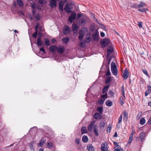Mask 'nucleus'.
Returning <instances> with one entry per match:
<instances>
[{"instance_id":"obj_24","label":"nucleus","mask_w":151,"mask_h":151,"mask_svg":"<svg viewBox=\"0 0 151 151\" xmlns=\"http://www.w3.org/2000/svg\"><path fill=\"white\" fill-rule=\"evenodd\" d=\"M123 149L121 148L120 146L118 147V146H116L114 147V151H123Z\"/></svg>"},{"instance_id":"obj_9","label":"nucleus","mask_w":151,"mask_h":151,"mask_svg":"<svg viewBox=\"0 0 151 151\" xmlns=\"http://www.w3.org/2000/svg\"><path fill=\"white\" fill-rule=\"evenodd\" d=\"M95 123V121H93L91 122L90 124L88 126V129L89 131H92L93 127Z\"/></svg>"},{"instance_id":"obj_52","label":"nucleus","mask_w":151,"mask_h":151,"mask_svg":"<svg viewBox=\"0 0 151 151\" xmlns=\"http://www.w3.org/2000/svg\"><path fill=\"white\" fill-rule=\"evenodd\" d=\"M36 4H35L34 3H32V4L31 5L32 8L33 9H35L36 8Z\"/></svg>"},{"instance_id":"obj_33","label":"nucleus","mask_w":151,"mask_h":151,"mask_svg":"<svg viewBox=\"0 0 151 151\" xmlns=\"http://www.w3.org/2000/svg\"><path fill=\"white\" fill-rule=\"evenodd\" d=\"M45 143V140H42L40 141V143L38 144V145L40 147H42L43 144Z\"/></svg>"},{"instance_id":"obj_37","label":"nucleus","mask_w":151,"mask_h":151,"mask_svg":"<svg viewBox=\"0 0 151 151\" xmlns=\"http://www.w3.org/2000/svg\"><path fill=\"white\" fill-rule=\"evenodd\" d=\"M85 41L87 42H89L91 40L92 38L91 37H86L85 38Z\"/></svg>"},{"instance_id":"obj_12","label":"nucleus","mask_w":151,"mask_h":151,"mask_svg":"<svg viewBox=\"0 0 151 151\" xmlns=\"http://www.w3.org/2000/svg\"><path fill=\"white\" fill-rule=\"evenodd\" d=\"M70 31V27L68 26H66L63 29V34L66 35L69 33Z\"/></svg>"},{"instance_id":"obj_10","label":"nucleus","mask_w":151,"mask_h":151,"mask_svg":"<svg viewBox=\"0 0 151 151\" xmlns=\"http://www.w3.org/2000/svg\"><path fill=\"white\" fill-rule=\"evenodd\" d=\"M129 75V73L128 70L126 68L124 70V72L123 74V78L124 79H126L128 77Z\"/></svg>"},{"instance_id":"obj_41","label":"nucleus","mask_w":151,"mask_h":151,"mask_svg":"<svg viewBox=\"0 0 151 151\" xmlns=\"http://www.w3.org/2000/svg\"><path fill=\"white\" fill-rule=\"evenodd\" d=\"M111 81V77H108L106 80V83L107 84L109 83Z\"/></svg>"},{"instance_id":"obj_38","label":"nucleus","mask_w":151,"mask_h":151,"mask_svg":"<svg viewBox=\"0 0 151 151\" xmlns=\"http://www.w3.org/2000/svg\"><path fill=\"white\" fill-rule=\"evenodd\" d=\"M124 86H122L121 87V90L122 94L124 98H125V97L124 94Z\"/></svg>"},{"instance_id":"obj_49","label":"nucleus","mask_w":151,"mask_h":151,"mask_svg":"<svg viewBox=\"0 0 151 151\" xmlns=\"http://www.w3.org/2000/svg\"><path fill=\"white\" fill-rule=\"evenodd\" d=\"M142 71H143V73L145 74H146L147 75V76L149 77V75H148V74L147 73V70H144V69H143Z\"/></svg>"},{"instance_id":"obj_2","label":"nucleus","mask_w":151,"mask_h":151,"mask_svg":"<svg viewBox=\"0 0 151 151\" xmlns=\"http://www.w3.org/2000/svg\"><path fill=\"white\" fill-rule=\"evenodd\" d=\"M111 69L113 75L116 76L118 74L117 68L115 63L112 62L111 64Z\"/></svg>"},{"instance_id":"obj_42","label":"nucleus","mask_w":151,"mask_h":151,"mask_svg":"<svg viewBox=\"0 0 151 151\" xmlns=\"http://www.w3.org/2000/svg\"><path fill=\"white\" fill-rule=\"evenodd\" d=\"M95 27V25L94 24H92L91 25V27L90 28V29L92 31L94 30Z\"/></svg>"},{"instance_id":"obj_3","label":"nucleus","mask_w":151,"mask_h":151,"mask_svg":"<svg viewBox=\"0 0 151 151\" xmlns=\"http://www.w3.org/2000/svg\"><path fill=\"white\" fill-rule=\"evenodd\" d=\"M59 0H50L49 4L51 8H55L57 5V1Z\"/></svg>"},{"instance_id":"obj_44","label":"nucleus","mask_w":151,"mask_h":151,"mask_svg":"<svg viewBox=\"0 0 151 151\" xmlns=\"http://www.w3.org/2000/svg\"><path fill=\"white\" fill-rule=\"evenodd\" d=\"M99 24L100 25V26L101 27H102L103 28H104V29L105 30H107V28L104 25H103L102 24H101L100 23Z\"/></svg>"},{"instance_id":"obj_50","label":"nucleus","mask_w":151,"mask_h":151,"mask_svg":"<svg viewBox=\"0 0 151 151\" xmlns=\"http://www.w3.org/2000/svg\"><path fill=\"white\" fill-rule=\"evenodd\" d=\"M39 26V24L38 23H37L36 26L35 27V30L36 31H37L38 29Z\"/></svg>"},{"instance_id":"obj_43","label":"nucleus","mask_w":151,"mask_h":151,"mask_svg":"<svg viewBox=\"0 0 151 151\" xmlns=\"http://www.w3.org/2000/svg\"><path fill=\"white\" fill-rule=\"evenodd\" d=\"M47 146L48 148H50L53 147V144L51 142H48L47 144Z\"/></svg>"},{"instance_id":"obj_58","label":"nucleus","mask_w":151,"mask_h":151,"mask_svg":"<svg viewBox=\"0 0 151 151\" xmlns=\"http://www.w3.org/2000/svg\"><path fill=\"white\" fill-rule=\"evenodd\" d=\"M111 74L110 72L109 71V69L108 71L107 72L106 76H108Z\"/></svg>"},{"instance_id":"obj_4","label":"nucleus","mask_w":151,"mask_h":151,"mask_svg":"<svg viewBox=\"0 0 151 151\" xmlns=\"http://www.w3.org/2000/svg\"><path fill=\"white\" fill-rule=\"evenodd\" d=\"M107 94H106L105 95L101 96V99H99L98 103L99 104H103L105 100L107 98Z\"/></svg>"},{"instance_id":"obj_1","label":"nucleus","mask_w":151,"mask_h":151,"mask_svg":"<svg viewBox=\"0 0 151 151\" xmlns=\"http://www.w3.org/2000/svg\"><path fill=\"white\" fill-rule=\"evenodd\" d=\"M73 8V5L71 2H67L65 6L64 9L67 13H69L72 12Z\"/></svg>"},{"instance_id":"obj_35","label":"nucleus","mask_w":151,"mask_h":151,"mask_svg":"<svg viewBox=\"0 0 151 151\" xmlns=\"http://www.w3.org/2000/svg\"><path fill=\"white\" fill-rule=\"evenodd\" d=\"M97 110L101 114L102 113L103 108L101 107H98L97 108Z\"/></svg>"},{"instance_id":"obj_27","label":"nucleus","mask_w":151,"mask_h":151,"mask_svg":"<svg viewBox=\"0 0 151 151\" xmlns=\"http://www.w3.org/2000/svg\"><path fill=\"white\" fill-rule=\"evenodd\" d=\"M79 35L78 38L80 40H82L83 38L84 34L81 32H79Z\"/></svg>"},{"instance_id":"obj_51","label":"nucleus","mask_w":151,"mask_h":151,"mask_svg":"<svg viewBox=\"0 0 151 151\" xmlns=\"http://www.w3.org/2000/svg\"><path fill=\"white\" fill-rule=\"evenodd\" d=\"M75 142L77 145L79 144L80 143V140L78 139H76L75 140Z\"/></svg>"},{"instance_id":"obj_19","label":"nucleus","mask_w":151,"mask_h":151,"mask_svg":"<svg viewBox=\"0 0 151 151\" xmlns=\"http://www.w3.org/2000/svg\"><path fill=\"white\" fill-rule=\"evenodd\" d=\"M78 23L80 25H85L86 23V22L84 19H81L79 20Z\"/></svg>"},{"instance_id":"obj_32","label":"nucleus","mask_w":151,"mask_h":151,"mask_svg":"<svg viewBox=\"0 0 151 151\" xmlns=\"http://www.w3.org/2000/svg\"><path fill=\"white\" fill-rule=\"evenodd\" d=\"M124 99L122 96H121L119 99V103L121 105H123L124 103Z\"/></svg>"},{"instance_id":"obj_21","label":"nucleus","mask_w":151,"mask_h":151,"mask_svg":"<svg viewBox=\"0 0 151 151\" xmlns=\"http://www.w3.org/2000/svg\"><path fill=\"white\" fill-rule=\"evenodd\" d=\"M94 117L96 119H101L102 118V116L100 114L96 113L94 115Z\"/></svg>"},{"instance_id":"obj_59","label":"nucleus","mask_w":151,"mask_h":151,"mask_svg":"<svg viewBox=\"0 0 151 151\" xmlns=\"http://www.w3.org/2000/svg\"><path fill=\"white\" fill-rule=\"evenodd\" d=\"M150 93V92H149V91H147L145 92V96H148V94L149 93Z\"/></svg>"},{"instance_id":"obj_18","label":"nucleus","mask_w":151,"mask_h":151,"mask_svg":"<svg viewBox=\"0 0 151 151\" xmlns=\"http://www.w3.org/2000/svg\"><path fill=\"white\" fill-rule=\"evenodd\" d=\"M87 149L89 151H93L94 150V147L91 144L88 145Z\"/></svg>"},{"instance_id":"obj_40","label":"nucleus","mask_w":151,"mask_h":151,"mask_svg":"<svg viewBox=\"0 0 151 151\" xmlns=\"http://www.w3.org/2000/svg\"><path fill=\"white\" fill-rule=\"evenodd\" d=\"M69 39L68 38H64L63 39V41L64 43H66L69 41Z\"/></svg>"},{"instance_id":"obj_63","label":"nucleus","mask_w":151,"mask_h":151,"mask_svg":"<svg viewBox=\"0 0 151 151\" xmlns=\"http://www.w3.org/2000/svg\"><path fill=\"white\" fill-rule=\"evenodd\" d=\"M91 17H92V18L93 19H96V17H95L94 14L91 13Z\"/></svg>"},{"instance_id":"obj_14","label":"nucleus","mask_w":151,"mask_h":151,"mask_svg":"<svg viewBox=\"0 0 151 151\" xmlns=\"http://www.w3.org/2000/svg\"><path fill=\"white\" fill-rule=\"evenodd\" d=\"M145 6V4L143 2H141L138 5H134V7L136 8H137L140 7H142Z\"/></svg>"},{"instance_id":"obj_56","label":"nucleus","mask_w":151,"mask_h":151,"mask_svg":"<svg viewBox=\"0 0 151 151\" xmlns=\"http://www.w3.org/2000/svg\"><path fill=\"white\" fill-rule=\"evenodd\" d=\"M81 16H82L81 14L80 13H78L77 14V19H78L80 18L81 17Z\"/></svg>"},{"instance_id":"obj_47","label":"nucleus","mask_w":151,"mask_h":151,"mask_svg":"<svg viewBox=\"0 0 151 151\" xmlns=\"http://www.w3.org/2000/svg\"><path fill=\"white\" fill-rule=\"evenodd\" d=\"M37 31H35V32H34L33 34V36L35 38H36L37 37Z\"/></svg>"},{"instance_id":"obj_53","label":"nucleus","mask_w":151,"mask_h":151,"mask_svg":"<svg viewBox=\"0 0 151 151\" xmlns=\"http://www.w3.org/2000/svg\"><path fill=\"white\" fill-rule=\"evenodd\" d=\"M138 25L140 28L142 27V22H139L138 23Z\"/></svg>"},{"instance_id":"obj_46","label":"nucleus","mask_w":151,"mask_h":151,"mask_svg":"<svg viewBox=\"0 0 151 151\" xmlns=\"http://www.w3.org/2000/svg\"><path fill=\"white\" fill-rule=\"evenodd\" d=\"M109 94L110 96H112L114 95V93L112 91L110 90L109 91Z\"/></svg>"},{"instance_id":"obj_57","label":"nucleus","mask_w":151,"mask_h":151,"mask_svg":"<svg viewBox=\"0 0 151 151\" xmlns=\"http://www.w3.org/2000/svg\"><path fill=\"white\" fill-rule=\"evenodd\" d=\"M138 10L141 12H145L146 11L145 9H138Z\"/></svg>"},{"instance_id":"obj_30","label":"nucleus","mask_w":151,"mask_h":151,"mask_svg":"<svg viewBox=\"0 0 151 151\" xmlns=\"http://www.w3.org/2000/svg\"><path fill=\"white\" fill-rule=\"evenodd\" d=\"M109 87V85H107L104 87V89L103 90L102 92L103 93H106L108 90V89Z\"/></svg>"},{"instance_id":"obj_62","label":"nucleus","mask_w":151,"mask_h":151,"mask_svg":"<svg viewBox=\"0 0 151 151\" xmlns=\"http://www.w3.org/2000/svg\"><path fill=\"white\" fill-rule=\"evenodd\" d=\"M100 35H101V37H104V36L105 35L104 33L103 32H101Z\"/></svg>"},{"instance_id":"obj_25","label":"nucleus","mask_w":151,"mask_h":151,"mask_svg":"<svg viewBox=\"0 0 151 151\" xmlns=\"http://www.w3.org/2000/svg\"><path fill=\"white\" fill-rule=\"evenodd\" d=\"M106 106H112V102L110 100H108L106 101Z\"/></svg>"},{"instance_id":"obj_6","label":"nucleus","mask_w":151,"mask_h":151,"mask_svg":"<svg viewBox=\"0 0 151 151\" xmlns=\"http://www.w3.org/2000/svg\"><path fill=\"white\" fill-rule=\"evenodd\" d=\"M109 42V41L108 39H103L101 41V45L104 47L108 45Z\"/></svg>"},{"instance_id":"obj_13","label":"nucleus","mask_w":151,"mask_h":151,"mask_svg":"<svg viewBox=\"0 0 151 151\" xmlns=\"http://www.w3.org/2000/svg\"><path fill=\"white\" fill-rule=\"evenodd\" d=\"M65 4L64 2L60 1L59 4V8L60 10L63 11V6Z\"/></svg>"},{"instance_id":"obj_5","label":"nucleus","mask_w":151,"mask_h":151,"mask_svg":"<svg viewBox=\"0 0 151 151\" xmlns=\"http://www.w3.org/2000/svg\"><path fill=\"white\" fill-rule=\"evenodd\" d=\"M76 14L74 12H72L70 16H69L68 20L69 22L72 23V22L76 19Z\"/></svg>"},{"instance_id":"obj_15","label":"nucleus","mask_w":151,"mask_h":151,"mask_svg":"<svg viewBox=\"0 0 151 151\" xmlns=\"http://www.w3.org/2000/svg\"><path fill=\"white\" fill-rule=\"evenodd\" d=\"M101 151H106L108 150L107 147L105 146L104 143H102L101 145Z\"/></svg>"},{"instance_id":"obj_11","label":"nucleus","mask_w":151,"mask_h":151,"mask_svg":"<svg viewBox=\"0 0 151 151\" xmlns=\"http://www.w3.org/2000/svg\"><path fill=\"white\" fill-rule=\"evenodd\" d=\"M113 50V48L112 47L109 46V47L107 52V56L108 57H109L110 54L112 52Z\"/></svg>"},{"instance_id":"obj_26","label":"nucleus","mask_w":151,"mask_h":151,"mask_svg":"<svg viewBox=\"0 0 151 151\" xmlns=\"http://www.w3.org/2000/svg\"><path fill=\"white\" fill-rule=\"evenodd\" d=\"M57 48V47L54 45L51 46L49 48L50 50L52 52H55Z\"/></svg>"},{"instance_id":"obj_29","label":"nucleus","mask_w":151,"mask_h":151,"mask_svg":"<svg viewBox=\"0 0 151 151\" xmlns=\"http://www.w3.org/2000/svg\"><path fill=\"white\" fill-rule=\"evenodd\" d=\"M17 3L19 6L22 7L23 5V3L22 1L20 0H18L17 1Z\"/></svg>"},{"instance_id":"obj_55","label":"nucleus","mask_w":151,"mask_h":151,"mask_svg":"<svg viewBox=\"0 0 151 151\" xmlns=\"http://www.w3.org/2000/svg\"><path fill=\"white\" fill-rule=\"evenodd\" d=\"M122 115H121L120 116L119 119V120H118V123H120L122 121Z\"/></svg>"},{"instance_id":"obj_28","label":"nucleus","mask_w":151,"mask_h":151,"mask_svg":"<svg viewBox=\"0 0 151 151\" xmlns=\"http://www.w3.org/2000/svg\"><path fill=\"white\" fill-rule=\"evenodd\" d=\"M82 141L84 142H86L88 141V137L85 135H84L82 137Z\"/></svg>"},{"instance_id":"obj_22","label":"nucleus","mask_w":151,"mask_h":151,"mask_svg":"<svg viewBox=\"0 0 151 151\" xmlns=\"http://www.w3.org/2000/svg\"><path fill=\"white\" fill-rule=\"evenodd\" d=\"M42 42L41 41V38L40 37H38L37 39V44L39 46H41L42 45Z\"/></svg>"},{"instance_id":"obj_60","label":"nucleus","mask_w":151,"mask_h":151,"mask_svg":"<svg viewBox=\"0 0 151 151\" xmlns=\"http://www.w3.org/2000/svg\"><path fill=\"white\" fill-rule=\"evenodd\" d=\"M36 18L37 19L39 20L40 19V16L39 14H37L36 15Z\"/></svg>"},{"instance_id":"obj_31","label":"nucleus","mask_w":151,"mask_h":151,"mask_svg":"<svg viewBox=\"0 0 151 151\" xmlns=\"http://www.w3.org/2000/svg\"><path fill=\"white\" fill-rule=\"evenodd\" d=\"M145 123V119L143 117L142 118L140 119V124L141 125H143Z\"/></svg>"},{"instance_id":"obj_23","label":"nucleus","mask_w":151,"mask_h":151,"mask_svg":"<svg viewBox=\"0 0 151 151\" xmlns=\"http://www.w3.org/2000/svg\"><path fill=\"white\" fill-rule=\"evenodd\" d=\"M81 131L82 134L87 132L86 127H83L81 129Z\"/></svg>"},{"instance_id":"obj_61","label":"nucleus","mask_w":151,"mask_h":151,"mask_svg":"<svg viewBox=\"0 0 151 151\" xmlns=\"http://www.w3.org/2000/svg\"><path fill=\"white\" fill-rule=\"evenodd\" d=\"M40 50L41 51H42L44 53L45 52V51L44 48L43 47H41L40 49Z\"/></svg>"},{"instance_id":"obj_20","label":"nucleus","mask_w":151,"mask_h":151,"mask_svg":"<svg viewBox=\"0 0 151 151\" xmlns=\"http://www.w3.org/2000/svg\"><path fill=\"white\" fill-rule=\"evenodd\" d=\"M88 31V29L86 27H82L81 28V30L79 31L80 32H82L84 34L86 33Z\"/></svg>"},{"instance_id":"obj_8","label":"nucleus","mask_w":151,"mask_h":151,"mask_svg":"<svg viewBox=\"0 0 151 151\" xmlns=\"http://www.w3.org/2000/svg\"><path fill=\"white\" fill-rule=\"evenodd\" d=\"M72 27L73 33H77L78 29V27L77 25L75 23H73L72 24Z\"/></svg>"},{"instance_id":"obj_54","label":"nucleus","mask_w":151,"mask_h":151,"mask_svg":"<svg viewBox=\"0 0 151 151\" xmlns=\"http://www.w3.org/2000/svg\"><path fill=\"white\" fill-rule=\"evenodd\" d=\"M98 129L97 126L96 125L94 124L93 127V131Z\"/></svg>"},{"instance_id":"obj_16","label":"nucleus","mask_w":151,"mask_h":151,"mask_svg":"<svg viewBox=\"0 0 151 151\" xmlns=\"http://www.w3.org/2000/svg\"><path fill=\"white\" fill-rule=\"evenodd\" d=\"M57 49L58 52L59 53H62L65 50L64 47L63 46L59 47L58 48L57 47Z\"/></svg>"},{"instance_id":"obj_36","label":"nucleus","mask_w":151,"mask_h":151,"mask_svg":"<svg viewBox=\"0 0 151 151\" xmlns=\"http://www.w3.org/2000/svg\"><path fill=\"white\" fill-rule=\"evenodd\" d=\"M105 124L103 122H101L100 124V127L101 129L104 128L105 126Z\"/></svg>"},{"instance_id":"obj_45","label":"nucleus","mask_w":151,"mask_h":151,"mask_svg":"<svg viewBox=\"0 0 151 151\" xmlns=\"http://www.w3.org/2000/svg\"><path fill=\"white\" fill-rule=\"evenodd\" d=\"M111 126L109 124L107 128V131L108 132H110L111 130Z\"/></svg>"},{"instance_id":"obj_17","label":"nucleus","mask_w":151,"mask_h":151,"mask_svg":"<svg viewBox=\"0 0 151 151\" xmlns=\"http://www.w3.org/2000/svg\"><path fill=\"white\" fill-rule=\"evenodd\" d=\"M146 135L145 132H142L140 134L139 136V138L142 141L144 140L145 138L146 137Z\"/></svg>"},{"instance_id":"obj_34","label":"nucleus","mask_w":151,"mask_h":151,"mask_svg":"<svg viewBox=\"0 0 151 151\" xmlns=\"http://www.w3.org/2000/svg\"><path fill=\"white\" fill-rule=\"evenodd\" d=\"M45 42L46 45L47 46H49L50 45V41L47 39H45Z\"/></svg>"},{"instance_id":"obj_48","label":"nucleus","mask_w":151,"mask_h":151,"mask_svg":"<svg viewBox=\"0 0 151 151\" xmlns=\"http://www.w3.org/2000/svg\"><path fill=\"white\" fill-rule=\"evenodd\" d=\"M98 131V129L93 131V132L95 134V135L96 136H98L99 135Z\"/></svg>"},{"instance_id":"obj_7","label":"nucleus","mask_w":151,"mask_h":151,"mask_svg":"<svg viewBox=\"0 0 151 151\" xmlns=\"http://www.w3.org/2000/svg\"><path fill=\"white\" fill-rule=\"evenodd\" d=\"M93 39L97 41L99 40V33L98 30L96 29L93 32Z\"/></svg>"},{"instance_id":"obj_64","label":"nucleus","mask_w":151,"mask_h":151,"mask_svg":"<svg viewBox=\"0 0 151 151\" xmlns=\"http://www.w3.org/2000/svg\"><path fill=\"white\" fill-rule=\"evenodd\" d=\"M147 88L148 90L147 91H151V86H147Z\"/></svg>"},{"instance_id":"obj_39","label":"nucleus","mask_w":151,"mask_h":151,"mask_svg":"<svg viewBox=\"0 0 151 151\" xmlns=\"http://www.w3.org/2000/svg\"><path fill=\"white\" fill-rule=\"evenodd\" d=\"M124 119H127L128 118V113H127L126 111H124Z\"/></svg>"}]
</instances>
